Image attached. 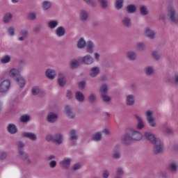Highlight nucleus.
<instances>
[{"mask_svg":"<svg viewBox=\"0 0 178 178\" xmlns=\"http://www.w3.org/2000/svg\"><path fill=\"white\" fill-rule=\"evenodd\" d=\"M167 16L169 17L170 22L175 24L178 23V14L176 10L172 6H168L167 8Z\"/></svg>","mask_w":178,"mask_h":178,"instance_id":"obj_1","label":"nucleus"},{"mask_svg":"<svg viewBox=\"0 0 178 178\" xmlns=\"http://www.w3.org/2000/svg\"><path fill=\"white\" fill-rule=\"evenodd\" d=\"M144 137L152 145H154V152L156 154V136L155 134L149 131H145L144 133Z\"/></svg>","mask_w":178,"mask_h":178,"instance_id":"obj_2","label":"nucleus"},{"mask_svg":"<svg viewBox=\"0 0 178 178\" xmlns=\"http://www.w3.org/2000/svg\"><path fill=\"white\" fill-rule=\"evenodd\" d=\"M72 159L69 157H65L59 162L60 168L65 169V170H69L70 169V165H72Z\"/></svg>","mask_w":178,"mask_h":178,"instance_id":"obj_3","label":"nucleus"},{"mask_svg":"<svg viewBox=\"0 0 178 178\" xmlns=\"http://www.w3.org/2000/svg\"><path fill=\"white\" fill-rule=\"evenodd\" d=\"M133 138L130 131L129 133H125L121 137V142L124 144V145H131L133 144Z\"/></svg>","mask_w":178,"mask_h":178,"instance_id":"obj_4","label":"nucleus"},{"mask_svg":"<svg viewBox=\"0 0 178 178\" xmlns=\"http://www.w3.org/2000/svg\"><path fill=\"white\" fill-rule=\"evenodd\" d=\"M146 116V120L149 123L151 127H155V122L154 119V111L151 110H148L145 113Z\"/></svg>","mask_w":178,"mask_h":178,"instance_id":"obj_5","label":"nucleus"},{"mask_svg":"<svg viewBox=\"0 0 178 178\" xmlns=\"http://www.w3.org/2000/svg\"><path fill=\"white\" fill-rule=\"evenodd\" d=\"M9 88H10V81H9V79H6L1 82L0 92L5 94V92L9 91Z\"/></svg>","mask_w":178,"mask_h":178,"instance_id":"obj_6","label":"nucleus"},{"mask_svg":"<svg viewBox=\"0 0 178 178\" xmlns=\"http://www.w3.org/2000/svg\"><path fill=\"white\" fill-rule=\"evenodd\" d=\"M18 154L19 155L20 159L22 161H24L26 165H31V159H30V157L29 156V154L26 153L24 151L19 149L18 152Z\"/></svg>","mask_w":178,"mask_h":178,"instance_id":"obj_7","label":"nucleus"},{"mask_svg":"<svg viewBox=\"0 0 178 178\" xmlns=\"http://www.w3.org/2000/svg\"><path fill=\"white\" fill-rule=\"evenodd\" d=\"M131 136L132 137L133 141H141L143 140V134L135 129H130Z\"/></svg>","mask_w":178,"mask_h":178,"instance_id":"obj_8","label":"nucleus"},{"mask_svg":"<svg viewBox=\"0 0 178 178\" xmlns=\"http://www.w3.org/2000/svg\"><path fill=\"white\" fill-rule=\"evenodd\" d=\"M58 115L54 112H50L46 117V120L48 123H56L58 122Z\"/></svg>","mask_w":178,"mask_h":178,"instance_id":"obj_9","label":"nucleus"},{"mask_svg":"<svg viewBox=\"0 0 178 178\" xmlns=\"http://www.w3.org/2000/svg\"><path fill=\"white\" fill-rule=\"evenodd\" d=\"M122 24L126 29H130L132 26L131 18L129 15H125L122 18Z\"/></svg>","mask_w":178,"mask_h":178,"instance_id":"obj_10","label":"nucleus"},{"mask_svg":"<svg viewBox=\"0 0 178 178\" xmlns=\"http://www.w3.org/2000/svg\"><path fill=\"white\" fill-rule=\"evenodd\" d=\"M70 138L72 141V145H76L77 144V140H79V135L77 134V131L75 129H72L70 131Z\"/></svg>","mask_w":178,"mask_h":178,"instance_id":"obj_11","label":"nucleus"},{"mask_svg":"<svg viewBox=\"0 0 178 178\" xmlns=\"http://www.w3.org/2000/svg\"><path fill=\"white\" fill-rule=\"evenodd\" d=\"M79 20L83 23L88 20V11L87 10L81 9L79 10Z\"/></svg>","mask_w":178,"mask_h":178,"instance_id":"obj_12","label":"nucleus"},{"mask_svg":"<svg viewBox=\"0 0 178 178\" xmlns=\"http://www.w3.org/2000/svg\"><path fill=\"white\" fill-rule=\"evenodd\" d=\"M63 143V134H56L53 139V143L56 145H60Z\"/></svg>","mask_w":178,"mask_h":178,"instance_id":"obj_13","label":"nucleus"},{"mask_svg":"<svg viewBox=\"0 0 178 178\" xmlns=\"http://www.w3.org/2000/svg\"><path fill=\"white\" fill-rule=\"evenodd\" d=\"M22 137L29 138V140H31V141L37 140V135L33 132H24L22 134Z\"/></svg>","mask_w":178,"mask_h":178,"instance_id":"obj_14","label":"nucleus"},{"mask_svg":"<svg viewBox=\"0 0 178 178\" xmlns=\"http://www.w3.org/2000/svg\"><path fill=\"white\" fill-rule=\"evenodd\" d=\"M100 72L101 69L99 68V67H93L89 70V76L90 77H97L99 74Z\"/></svg>","mask_w":178,"mask_h":178,"instance_id":"obj_15","label":"nucleus"},{"mask_svg":"<svg viewBox=\"0 0 178 178\" xmlns=\"http://www.w3.org/2000/svg\"><path fill=\"white\" fill-rule=\"evenodd\" d=\"M165 151V146L163 142L161 139H156V154H162Z\"/></svg>","mask_w":178,"mask_h":178,"instance_id":"obj_16","label":"nucleus"},{"mask_svg":"<svg viewBox=\"0 0 178 178\" xmlns=\"http://www.w3.org/2000/svg\"><path fill=\"white\" fill-rule=\"evenodd\" d=\"M55 34L58 37H63L66 35V29H65V26H60L56 28L55 30Z\"/></svg>","mask_w":178,"mask_h":178,"instance_id":"obj_17","label":"nucleus"},{"mask_svg":"<svg viewBox=\"0 0 178 178\" xmlns=\"http://www.w3.org/2000/svg\"><path fill=\"white\" fill-rule=\"evenodd\" d=\"M166 83L168 84H173L175 87H178V72L174 74L173 78H168L166 80Z\"/></svg>","mask_w":178,"mask_h":178,"instance_id":"obj_18","label":"nucleus"},{"mask_svg":"<svg viewBox=\"0 0 178 178\" xmlns=\"http://www.w3.org/2000/svg\"><path fill=\"white\" fill-rule=\"evenodd\" d=\"M136 104V99L134 95H128L126 97L127 106H133Z\"/></svg>","mask_w":178,"mask_h":178,"instance_id":"obj_19","label":"nucleus"},{"mask_svg":"<svg viewBox=\"0 0 178 178\" xmlns=\"http://www.w3.org/2000/svg\"><path fill=\"white\" fill-rule=\"evenodd\" d=\"M46 77L49 80H54L56 77V71L52 69H47L45 72Z\"/></svg>","mask_w":178,"mask_h":178,"instance_id":"obj_20","label":"nucleus"},{"mask_svg":"<svg viewBox=\"0 0 178 178\" xmlns=\"http://www.w3.org/2000/svg\"><path fill=\"white\" fill-rule=\"evenodd\" d=\"M82 63L84 65H92L94 63V58L90 55H86L82 58Z\"/></svg>","mask_w":178,"mask_h":178,"instance_id":"obj_21","label":"nucleus"},{"mask_svg":"<svg viewBox=\"0 0 178 178\" xmlns=\"http://www.w3.org/2000/svg\"><path fill=\"white\" fill-rule=\"evenodd\" d=\"M86 52L88 54H94V49L95 48V44L92 41L89 40L86 42Z\"/></svg>","mask_w":178,"mask_h":178,"instance_id":"obj_22","label":"nucleus"},{"mask_svg":"<svg viewBox=\"0 0 178 178\" xmlns=\"http://www.w3.org/2000/svg\"><path fill=\"white\" fill-rule=\"evenodd\" d=\"M135 118L138 121L136 128L138 130H143L144 127H145V124H144V121H143V118L139 115H135Z\"/></svg>","mask_w":178,"mask_h":178,"instance_id":"obj_23","label":"nucleus"},{"mask_svg":"<svg viewBox=\"0 0 178 178\" xmlns=\"http://www.w3.org/2000/svg\"><path fill=\"white\" fill-rule=\"evenodd\" d=\"M65 112H66L67 116L70 119H74V117L76 116V113L73 112V109L72 108V107H70V106H65Z\"/></svg>","mask_w":178,"mask_h":178,"instance_id":"obj_24","label":"nucleus"},{"mask_svg":"<svg viewBox=\"0 0 178 178\" xmlns=\"http://www.w3.org/2000/svg\"><path fill=\"white\" fill-rule=\"evenodd\" d=\"M145 35L147 38H149V40H154L155 38V33L149 27L145 29Z\"/></svg>","mask_w":178,"mask_h":178,"instance_id":"obj_25","label":"nucleus"},{"mask_svg":"<svg viewBox=\"0 0 178 178\" xmlns=\"http://www.w3.org/2000/svg\"><path fill=\"white\" fill-rule=\"evenodd\" d=\"M9 76L16 80L17 77H20V72L16 68L11 69L9 72Z\"/></svg>","mask_w":178,"mask_h":178,"instance_id":"obj_26","label":"nucleus"},{"mask_svg":"<svg viewBox=\"0 0 178 178\" xmlns=\"http://www.w3.org/2000/svg\"><path fill=\"white\" fill-rule=\"evenodd\" d=\"M19 37L18 38L19 41H24L29 37V31L28 29H22L19 31Z\"/></svg>","mask_w":178,"mask_h":178,"instance_id":"obj_27","label":"nucleus"},{"mask_svg":"<svg viewBox=\"0 0 178 178\" xmlns=\"http://www.w3.org/2000/svg\"><path fill=\"white\" fill-rule=\"evenodd\" d=\"M145 76H152L155 72V69L152 66H147L143 69Z\"/></svg>","mask_w":178,"mask_h":178,"instance_id":"obj_28","label":"nucleus"},{"mask_svg":"<svg viewBox=\"0 0 178 178\" xmlns=\"http://www.w3.org/2000/svg\"><path fill=\"white\" fill-rule=\"evenodd\" d=\"M58 83L60 87H64L65 84H66V76L63 73L58 74Z\"/></svg>","mask_w":178,"mask_h":178,"instance_id":"obj_29","label":"nucleus"},{"mask_svg":"<svg viewBox=\"0 0 178 178\" xmlns=\"http://www.w3.org/2000/svg\"><path fill=\"white\" fill-rule=\"evenodd\" d=\"M75 99H76L78 102L83 103L86 100V97L83 92L76 91L75 92Z\"/></svg>","mask_w":178,"mask_h":178,"instance_id":"obj_30","label":"nucleus"},{"mask_svg":"<svg viewBox=\"0 0 178 178\" xmlns=\"http://www.w3.org/2000/svg\"><path fill=\"white\" fill-rule=\"evenodd\" d=\"M7 131L10 134H16L17 133V127L15 124H8L7 126Z\"/></svg>","mask_w":178,"mask_h":178,"instance_id":"obj_31","label":"nucleus"},{"mask_svg":"<svg viewBox=\"0 0 178 178\" xmlns=\"http://www.w3.org/2000/svg\"><path fill=\"white\" fill-rule=\"evenodd\" d=\"M86 45L87 42H86V40H84V38H81L80 39H79L76 44L78 49H84Z\"/></svg>","mask_w":178,"mask_h":178,"instance_id":"obj_32","label":"nucleus"},{"mask_svg":"<svg viewBox=\"0 0 178 178\" xmlns=\"http://www.w3.org/2000/svg\"><path fill=\"white\" fill-rule=\"evenodd\" d=\"M52 7V2L50 1H44L42 3V9L43 10H49Z\"/></svg>","mask_w":178,"mask_h":178,"instance_id":"obj_33","label":"nucleus"},{"mask_svg":"<svg viewBox=\"0 0 178 178\" xmlns=\"http://www.w3.org/2000/svg\"><path fill=\"white\" fill-rule=\"evenodd\" d=\"M127 58L129 60H136L137 59V53L134 51H129L127 53Z\"/></svg>","mask_w":178,"mask_h":178,"instance_id":"obj_34","label":"nucleus"},{"mask_svg":"<svg viewBox=\"0 0 178 178\" xmlns=\"http://www.w3.org/2000/svg\"><path fill=\"white\" fill-rule=\"evenodd\" d=\"M127 13H136L137 12V7L134 4H129L126 7Z\"/></svg>","mask_w":178,"mask_h":178,"instance_id":"obj_35","label":"nucleus"},{"mask_svg":"<svg viewBox=\"0 0 178 178\" xmlns=\"http://www.w3.org/2000/svg\"><path fill=\"white\" fill-rule=\"evenodd\" d=\"M15 81H17L18 86L20 87V88H23L24 86H26V80H24V78L23 76H19L16 79Z\"/></svg>","mask_w":178,"mask_h":178,"instance_id":"obj_36","label":"nucleus"},{"mask_svg":"<svg viewBox=\"0 0 178 178\" xmlns=\"http://www.w3.org/2000/svg\"><path fill=\"white\" fill-rule=\"evenodd\" d=\"M13 17V15L10 13H7L4 15L3 20V22L6 24L10 23V22H12V19Z\"/></svg>","mask_w":178,"mask_h":178,"instance_id":"obj_37","label":"nucleus"},{"mask_svg":"<svg viewBox=\"0 0 178 178\" xmlns=\"http://www.w3.org/2000/svg\"><path fill=\"white\" fill-rule=\"evenodd\" d=\"M59 24V22L56 20L49 21L48 23V27L50 30H54V29H56Z\"/></svg>","mask_w":178,"mask_h":178,"instance_id":"obj_38","label":"nucleus"},{"mask_svg":"<svg viewBox=\"0 0 178 178\" xmlns=\"http://www.w3.org/2000/svg\"><path fill=\"white\" fill-rule=\"evenodd\" d=\"M102 9H106L109 6L108 0H97Z\"/></svg>","mask_w":178,"mask_h":178,"instance_id":"obj_39","label":"nucleus"},{"mask_svg":"<svg viewBox=\"0 0 178 178\" xmlns=\"http://www.w3.org/2000/svg\"><path fill=\"white\" fill-rule=\"evenodd\" d=\"M92 140L93 141H101L102 140V134L101 132L94 134L92 136Z\"/></svg>","mask_w":178,"mask_h":178,"instance_id":"obj_40","label":"nucleus"},{"mask_svg":"<svg viewBox=\"0 0 178 178\" xmlns=\"http://www.w3.org/2000/svg\"><path fill=\"white\" fill-rule=\"evenodd\" d=\"M168 170L171 173H176L177 172V164L174 162L169 165Z\"/></svg>","mask_w":178,"mask_h":178,"instance_id":"obj_41","label":"nucleus"},{"mask_svg":"<svg viewBox=\"0 0 178 178\" xmlns=\"http://www.w3.org/2000/svg\"><path fill=\"white\" fill-rule=\"evenodd\" d=\"M88 101L90 104H95V102H97V95L94 93H91L88 97Z\"/></svg>","mask_w":178,"mask_h":178,"instance_id":"obj_42","label":"nucleus"},{"mask_svg":"<svg viewBox=\"0 0 178 178\" xmlns=\"http://www.w3.org/2000/svg\"><path fill=\"white\" fill-rule=\"evenodd\" d=\"M139 12L142 16H147L148 15V9L145 6H141L139 8Z\"/></svg>","mask_w":178,"mask_h":178,"instance_id":"obj_43","label":"nucleus"},{"mask_svg":"<svg viewBox=\"0 0 178 178\" xmlns=\"http://www.w3.org/2000/svg\"><path fill=\"white\" fill-rule=\"evenodd\" d=\"M123 0H116L115 3V7L117 10H120L123 8Z\"/></svg>","mask_w":178,"mask_h":178,"instance_id":"obj_44","label":"nucleus"},{"mask_svg":"<svg viewBox=\"0 0 178 178\" xmlns=\"http://www.w3.org/2000/svg\"><path fill=\"white\" fill-rule=\"evenodd\" d=\"M99 92L101 93V95L108 94V86L106 84H103L100 87Z\"/></svg>","mask_w":178,"mask_h":178,"instance_id":"obj_45","label":"nucleus"},{"mask_svg":"<svg viewBox=\"0 0 178 178\" xmlns=\"http://www.w3.org/2000/svg\"><path fill=\"white\" fill-rule=\"evenodd\" d=\"M113 159H120L122 158V153L120 151H115L112 154Z\"/></svg>","mask_w":178,"mask_h":178,"instance_id":"obj_46","label":"nucleus"},{"mask_svg":"<svg viewBox=\"0 0 178 178\" xmlns=\"http://www.w3.org/2000/svg\"><path fill=\"white\" fill-rule=\"evenodd\" d=\"M83 1L86 5H88L91 8H95L97 6V3H95V1H94V0H83Z\"/></svg>","mask_w":178,"mask_h":178,"instance_id":"obj_47","label":"nucleus"},{"mask_svg":"<svg viewBox=\"0 0 178 178\" xmlns=\"http://www.w3.org/2000/svg\"><path fill=\"white\" fill-rule=\"evenodd\" d=\"M20 122H22V123H27V122H30V115H24L21 116Z\"/></svg>","mask_w":178,"mask_h":178,"instance_id":"obj_48","label":"nucleus"},{"mask_svg":"<svg viewBox=\"0 0 178 178\" xmlns=\"http://www.w3.org/2000/svg\"><path fill=\"white\" fill-rule=\"evenodd\" d=\"M80 63L77 60H74L70 63V69H77Z\"/></svg>","mask_w":178,"mask_h":178,"instance_id":"obj_49","label":"nucleus"},{"mask_svg":"<svg viewBox=\"0 0 178 178\" xmlns=\"http://www.w3.org/2000/svg\"><path fill=\"white\" fill-rule=\"evenodd\" d=\"M136 49L138 51H144V49H145V44H144V42L137 43Z\"/></svg>","mask_w":178,"mask_h":178,"instance_id":"obj_50","label":"nucleus"},{"mask_svg":"<svg viewBox=\"0 0 178 178\" xmlns=\"http://www.w3.org/2000/svg\"><path fill=\"white\" fill-rule=\"evenodd\" d=\"M31 92L33 95H38L40 92H41V90H40V87L35 86L32 88Z\"/></svg>","mask_w":178,"mask_h":178,"instance_id":"obj_51","label":"nucleus"},{"mask_svg":"<svg viewBox=\"0 0 178 178\" xmlns=\"http://www.w3.org/2000/svg\"><path fill=\"white\" fill-rule=\"evenodd\" d=\"M1 63H9L10 62V56L6 55L1 58Z\"/></svg>","mask_w":178,"mask_h":178,"instance_id":"obj_52","label":"nucleus"},{"mask_svg":"<svg viewBox=\"0 0 178 178\" xmlns=\"http://www.w3.org/2000/svg\"><path fill=\"white\" fill-rule=\"evenodd\" d=\"M28 19L29 20H35L37 19V14L35 12H31L28 14Z\"/></svg>","mask_w":178,"mask_h":178,"instance_id":"obj_53","label":"nucleus"},{"mask_svg":"<svg viewBox=\"0 0 178 178\" xmlns=\"http://www.w3.org/2000/svg\"><path fill=\"white\" fill-rule=\"evenodd\" d=\"M103 102H111V97L108 96V95H101Z\"/></svg>","mask_w":178,"mask_h":178,"instance_id":"obj_54","label":"nucleus"},{"mask_svg":"<svg viewBox=\"0 0 178 178\" xmlns=\"http://www.w3.org/2000/svg\"><path fill=\"white\" fill-rule=\"evenodd\" d=\"M72 169L74 172H76V170L81 169V164H80V163H76L72 166Z\"/></svg>","mask_w":178,"mask_h":178,"instance_id":"obj_55","label":"nucleus"},{"mask_svg":"<svg viewBox=\"0 0 178 178\" xmlns=\"http://www.w3.org/2000/svg\"><path fill=\"white\" fill-rule=\"evenodd\" d=\"M54 136H53L52 134H49L46 135L45 140H46V141H48V142L52 141V143H54Z\"/></svg>","mask_w":178,"mask_h":178,"instance_id":"obj_56","label":"nucleus"},{"mask_svg":"<svg viewBox=\"0 0 178 178\" xmlns=\"http://www.w3.org/2000/svg\"><path fill=\"white\" fill-rule=\"evenodd\" d=\"M6 156H8V154L5 152H0V159L1 161H5L6 159Z\"/></svg>","mask_w":178,"mask_h":178,"instance_id":"obj_57","label":"nucleus"},{"mask_svg":"<svg viewBox=\"0 0 178 178\" xmlns=\"http://www.w3.org/2000/svg\"><path fill=\"white\" fill-rule=\"evenodd\" d=\"M116 175L118 176H123V175H124V171H123V168H117Z\"/></svg>","mask_w":178,"mask_h":178,"instance_id":"obj_58","label":"nucleus"},{"mask_svg":"<svg viewBox=\"0 0 178 178\" xmlns=\"http://www.w3.org/2000/svg\"><path fill=\"white\" fill-rule=\"evenodd\" d=\"M57 164L58 163H56V161L52 160L49 162V168H51V169H54V168H56Z\"/></svg>","mask_w":178,"mask_h":178,"instance_id":"obj_59","label":"nucleus"},{"mask_svg":"<svg viewBox=\"0 0 178 178\" xmlns=\"http://www.w3.org/2000/svg\"><path fill=\"white\" fill-rule=\"evenodd\" d=\"M40 30H41V25H36V26L33 29V33H35V34L40 33Z\"/></svg>","mask_w":178,"mask_h":178,"instance_id":"obj_60","label":"nucleus"},{"mask_svg":"<svg viewBox=\"0 0 178 178\" xmlns=\"http://www.w3.org/2000/svg\"><path fill=\"white\" fill-rule=\"evenodd\" d=\"M8 35L10 36H13L15 34V29L13 27H10L8 30Z\"/></svg>","mask_w":178,"mask_h":178,"instance_id":"obj_61","label":"nucleus"},{"mask_svg":"<svg viewBox=\"0 0 178 178\" xmlns=\"http://www.w3.org/2000/svg\"><path fill=\"white\" fill-rule=\"evenodd\" d=\"M17 145L19 148H24L26 147V145L22 141L17 142Z\"/></svg>","mask_w":178,"mask_h":178,"instance_id":"obj_62","label":"nucleus"},{"mask_svg":"<svg viewBox=\"0 0 178 178\" xmlns=\"http://www.w3.org/2000/svg\"><path fill=\"white\" fill-rule=\"evenodd\" d=\"M67 98H68V99H72L73 98V92H72V91H67Z\"/></svg>","mask_w":178,"mask_h":178,"instance_id":"obj_63","label":"nucleus"},{"mask_svg":"<svg viewBox=\"0 0 178 178\" xmlns=\"http://www.w3.org/2000/svg\"><path fill=\"white\" fill-rule=\"evenodd\" d=\"M173 133V131L171 129V128L167 127L165 129V134L168 136H170V134H172Z\"/></svg>","mask_w":178,"mask_h":178,"instance_id":"obj_64","label":"nucleus"}]
</instances>
